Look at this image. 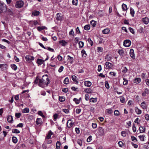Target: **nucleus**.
<instances>
[{"label":"nucleus","instance_id":"1","mask_svg":"<svg viewBox=\"0 0 149 149\" xmlns=\"http://www.w3.org/2000/svg\"><path fill=\"white\" fill-rule=\"evenodd\" d=\"M50 83V80L49 79L47 74L43 75L41 79H40L39 81L38 85L42 88H44L47 86Z\"/></svg>","mask_w":149,"mask_h":149},{"label":"nucleus","instance_id":"2","mask_svg":"<svg viewBox=\"0 0 149 149\" xmlns=\"http://www.w3.org/2000/svg\"><path fill=\"white\" fill-rule=\"evenodd\" d=\"M96 136L97 137L103 135L104 134V129L102 127H100L95 131V132Z\"/></svg>","mask_w":149,"mask_h":149},{"label":"nucleus","instance_id":"3","mask_svg":"<svg viewBox=\"0 0 149 149\" xmlns=\"http://www.w3.org/2000/svg\"><path fill=\"white\" fill-rule=\"evenodd\" d=\"M24 4V2L22 0H19L16 2L15 5V7L17 8H20L23 7Z\"/></svg>","mask_w":149,"mask_h":149},{"label":"nucleus","instance_id":"4","mask_svg":"<svg viewBox=\"0 0 149 149\" xmlns=\"http://www.w3.org/2000/svg\"><path fill=\"white\" fill-rule=\"evenodd\" d=\"M6 10V5L3 3L0 2V13H1Z\"/></svg>","mask_w":149,"mask_h":149},{"label":"nucleus","instance_id":"5","mask_svg":"<svg viewBox=\"0 0 149 149\" xmlns=\"http://www.w3.org/2000/svg\"><path fill=\"white\" fill-rule=\"evenodd\" d=\"M131 41L129 40H126L123 42V45L124 46L128 47L130 46L131 44Z\"/></svg>","mask_w":149,"mask_h":149},{"label":"nucleus","instance_id":"6","mask_svg":"<svg viewBox=\"0 0 149 149\" xmlns=\"http://www.w3.org/2000/svg\"><path fill=\"white\" fill-rule=\"evenodd\" d=\"M105 66L106 68L108 69H112L113 66L112 64L108 62H106Z\"/></svg>","mask_w":149,"mask_h":149},{"label":"nucleus","instance_id":"7","mask_svg":"<svg viewBox=\"0 0 149 149\" xmlns=\"http://www.w3.org/2000/svg\"><path fill=\"white\" fill-rule=\"evenodd\" d=\"M25 59L26 61L30 62L34 59V57L32 56L27 55L25 57Z\"/></svg>","mask_w":149,"mask_h":149},{"label":"nucleus","instance_id":"8","mask_svg":"<svg viewBox=\"0 0 149 149\" xmlns=\"http://www.w3.org/2000/svg\"><path fill=\"white\" fill-rule=\"evenodd\" d=\"M67 59L68 62L70 64H72L73 63L74 58L72 57H71L69 55H68L67 56Z\"/></svg>","mask_w":149,"mask_h":149},{"label":"nucleus","instance_id":"9","mask_svg":"<svg viewBox=\"0 0 149 149\" xmlns=\"http://www.w3.org/2000/svg\"><path fill=\"white\" fill-rule=\"evenodd\" d=\"M141 20L143 23L146 24H148L149 23V19L147 17H146L143 18Z\"/></svg>","mask_w":149,"mask_h":149},{"label":"nucleus","instance_id":"10","mask_svg":"<svg viewBox=\"0 0 149 149\" xmlns=\"http://www.w3.org/2000/svg\"><path fill=\"white\" fill-rule=\"evenodd\" d=\"M72 120H68L67 123V126L68 127L70 128L72 127L73 125V123L72 122Z\"/></svg>","mask_w":149,"mask_h":149},{"label":"nucleus","instance_id":"11","mask_svg":"<svg viewBox=\"0 0 149 149\" xmlns=\"http://www.w3.org/2000/svg\"><path fill=\"white\" fill-rule=\"evenodd\" d=\"M130 56L133 59L135 58V55L134 54V50L132 49H131L130 50Z\"/></svg>","mask_w":149,"mask_h":149},{"label":"nucleus","instance_id":"12","mask_svg":"<svg viewBox=\"0 0 149 149\" xmlns=\"http://www.w3.org/2000/svg\"><path fill=\"white\" fill-rule=\"evenodd\" d=\"M59 44H61V45L63 46H64L68 44L67 42L65 40H61L58 42Z\"/></svg>","mask_w":149,"mask_h":149},{"label":"nucleus","instance_id":"13","mask_svg":"<svg viewBox=\"0 0 149 149\" xmlns=\"http://www.w3.org/2000/svg\"><path fill=\"white\" fill-rule=\"evenodd\" d=\"M141 106L143 109H146L147 108V105L144 102H143L141 104Z\"/></svg>","mask_w":149,"mask_h":149},{"label":"nucleus","instance_id":"14","mask_svg":"<svg viewBox=\"0 0 149 149\" xmlns=\"http://www.w3.org/2000/svg\"><path fill=\"white\" fill-rule=\"evenodd\" d=\"M8 121L10 123H12L13 122V120L12 116H9L7 117Z\"/></svg>","mask_w":149,"mask_h":149},{"label":"nucleus","instance_id":"15","mask_svg":"<svg viewBox=\"0 0 149 149\" xmlns=\"http://www.w3.org/2000/svg\"><path fill=\"white\" fill-rule=\"evenodd\" d=\"M7 3L9 4V6L10 7H14V3L12 2L11 0H6Z\"/></svg>","mask_w":149,"mask_h":149},{"label":"nucleus","instance_id":"16","mask_svg":"<svg viewBox=\"0 0 149 149\" xmlns=\"http://www.w3.org/2000/svg\"><path fill=\"white\" fill-rule=\"evenodd\" d=\"M7 65L6 64H0V68L3 70L6 69Z\"/></svg>","mask_w":149,"mask_h":149},{"label":"nucleus","instance_id":"17","mask_svg":"<svg viewBox=\"0 0 149 149\" xmlns=\"http://www.w3.org/2000/svg\"><path fill=\"white\" fill-rule=\"evenodd\" d=\"M53 134V133L51 131V130H49L48 133V134L46 136L47 139H49L51 138V136Z\"/></svg>","mask_w":149,"mask_h":149},{"label":"nucleus","instance_id":"18","mask_svg":"<svg viewBox=\"0 0 149 149\" xmlns=\"http://www.w3.org/2000/svg\"><path fill=\"white\" fill-rule=\"evenodd\" d=\"M112 58V56L111 55L108 54L106 55L105 59L107 61H110Z\"/></svg>","mask_w":149,"mask_h":149},{"label":"nucleus","instance_id":"19","mask_svg":"<svg viewBox=\"0 0 149 149\" xmlns=\"http://www.w3.org/2000/svg\"><path fill=\"white\" fill-rule=\"evenodd\" d=\"M122 8L123 10L125 11H126L128 9L127 5L124 3H123L122 4Z\"/></svg>","mask_w":149,"mask_h":149},{"label":"nucleus","instance_id":"20","mask_svg":"<svg viewBox=\"0 0 149 149\" xmlns=\"http://www.w3.org/2000/svg\"><path fill=\"white\" fill-rule=\"evenodd\" d=\"M77 77L75 75H73L72 76V79L73 81L76 84H78L79 82L76 79Z\"/></svg>","mask_w":149,"mask_h":149},{"label":"nucleus","instance_id":"21","mask_svg":"<svg viewBox=\"0 0 149 149\" xmlns=\"http://www.w3.org/2000/svg\"><path fill=\"white\" fill-rule=\"evenodd\" d=\"M110 32V30L108 28L105 29L102 31V33L104 34H108Z\"/></svg>","mask_w":149,"mask_h":149},{"label":"nucleus","instance_id":"22","mask_svg":"<svg viewBox=\"0 0 149 149\" xmlns=\"http://www.w3.org/2000/svg\"><path fill=\"white\" fill-rule=\"evenodd\" d=\"M42 120L40 118H37L36 123L37 125H41L42 124Z\"/></svg>","mask_w":149,"mask_h":149},{"label":"nucleus","instance_id":"23","mask_svg":"<svg viewBox=\"0 0 149 149\" xmlns=\"http://www.w3.org/2000/svg\"><path fill=\"white\" fill-rule=\"evenodd\" d=\"M135 110L137 114H140L141 113V111L137 107H135Z\"/></svg>","mask_w":149,"mask_h":149},{"label":"nucleus","instance_id":"24","mask_svg":"<svg viewBox=\"0 0 149 149\" xmlns=\"http://www.w3.org/2000/svg\"><path fill=\"white\" fill-rule=\"evenodd\" d=\"M85 86L87 87H90L91 85V83L89 81H85L84 82Z\"/></svg>","mask_w":149,"mask_h":149},{"label":"nucleus","instance_id":"25","mask_svg":"<svg viewBox=\"0 0 149 149\" xmlns=\"http://www.w3.org/2000/svg\"><path fill=\"white\" fill-rule=\"evenodd\" d=\"M56 18L58 20H62V17L60 15V14L59 13L57 14Z\"/></svg>","mask_w":149,"mask_h":149},{"label":"nucleus","instance_id":"26","mask_svg":"<svg viewBox=\"0 0 149 149\" xmlns=\"http://www.w3.org/2000/svg\"><path fill=\"white\" fill-rule=\"evenodd\" d=\"M128 134L127 132L125 131H123L121 132V134L122 136L124 137L126 136Z\"/></svg>","mask_w":149,"mask_h":149},{"label":"nucleus","instance_id":"27","mask_svg":"<svg viewBox=\"0 0 149 149\" xmlns=\"http://www.w3.org/2000/svg\"><path fill=\"white\" fill-rule=\"evenodd\" d=\"M141 81V79L140 78H135L134 81V83L136 84H138Z\"/></svg>","mask_w":149,"mask_h":149},{"label":"nucleus","instance_id":"28","mask_svg":"<svg viewBox=\"0 0 149 149\" xmlns=\"http://www.w3.org/2000/svg\"><path fill=\"white\" fill-rule=\"evenodd\" d=\"M87 41L89 45L92 46L93 45V42L90 38H89L88 39Z\"/></svg>","mask_w":149,"mask_h":149},{"label":"nucleus","instance_id":"29","mask_svg":"<svg viewBox=\"0 0 149 149\" xmlns=\"http://www.w3.org/2000/svg\"><path fill=\"white\" fill-rule=\"evenodd\" d=\"M40 12L39 11L34 10L32 12V15L35 16L39 15L40 14Z\"/></svg>","mask_w":149,"mask_h":149},{"label":"nucleus","instance_id":"30","mask_svg":"<svg viewBox=\"0 0 149 149\" xmlns=\"http://www.w3.org/2000/svg\"><path fill=\"white\" fill-rule=\"evenodd\" d=\"M118 52L120 56H122L124 54V51L123 49H119L118 51Z\"/></svg>","mask_w":149,"mask_h":149},{"label":"nucleus","instance_id":"31","mask_svg":"<svg viewBox=\"0 0 149 149\" xmlns=\"http://www.w3.org/2000/svg\"><path fill=\"white\" fill-rule=\"evenodd\" d=\"M81 53L82 54V57H86L87 56V54L86 53V51L84 49H83L81 51Z\"/></svg>","mask_w":149,"mask_h":149},{"label":"nucleus","instance_id":"32","mask_svg":"<svg viewBox=\"0 0 149 149\" xmlns=\"http://www.w3.org/2000/svg\"><path fill=\"white\" fill-rule=\"evenodd\" d=\"M80 99L81 98H80L79 99H77L76 98H74L73 99V101L76 104H78L80 103Z\"/></svg>","mask_w":149,"mask_h":149},{"label":"nucleus","instance_id":"33","mask_svg":"<svg viewBox=\"0 0 149 149\" xmlns=\"http://www.w3.org/2000/svg\"><path fill=\"white\" fill-rule=\"evenodd\" d=\"M145 128L143 127H140L139 128L140 133H143L145 131Z\"/></svg>","mask_w":149,"mask_h":149},{"label":"nucleus","instance_id":"34","mask_svg":"<svg viewBox=\"0 0 149 149\" xmlns=\"http://www.w3.org/2000/svg\"><path fill=\"white\" fill-rule=\"evenodd\" d=\"M130 13L132 15V17H133L134 14V10L131 7L130 8Z\"/></svg>","mask_w":149,"mask_h":149},{"label":"nucleus","instance_id":"35","mask_svg":"<svg viewBox=\"0 0 149 149\" xmlns=\"http://www.w3.org/2000/svg\"><path fill=\"white\" fill-rule=\"evenodd\" d=\"M84 91L88 93H91L92 92V90L90 88H88L85 89Z\"/></svg>","mask_w":149,"mask_h":149},{"label":"nucleus","instance_id":"36","mask_svg":"<svg viewBox=\"0 0 149 149\" xmlns=\"http://www.w3.org/2000/svg\"><path fill=\"white\" fill-rule=\"evenodd\" d=\"M69 79L68 77H66L64 80L63 83L64 84H67L69 83Z\"/></svg>","mask_w":149,"mask_h":149},{"label":"nucleus","instance_id":"37","mask_svg":"<svg viewBox=\"0 0 149 149\" xmlns=\"http://www.w3.org/2000/svg\"><path fill=\"white\" fill-rule=\"evenodd\" d=\"M131 140L132 141H134V142H136L138 140L134 136H131Z\"/></svg>","mask_w":149,"mask_h":149},{"label":"nucleus","instance_id":"38","mask_svg":"<svg viewBox=\"0 0 149 149\" xmlns=\"http://www.w3.org/2000/svg\"><path fill=\"white\" fill-rule=\"evenodd\" d=\"M11 67L14 70H16L17 69V67L16 65L14 64H11Z\"/></svg>","mask_w":149,"mask_h":149},{"label":"nucleus","instance_id":"39","mask_svg":"<svg viewBox=\"0 0 149 149\" xmlns=\"http://www.w3.org/2000/svg\"><path fill=\"white\" fill-rule=\"evenodd\" d=\"M29 109L28 108H24L22 111V112L23 113H28L29 112Z\"/></svg>","mask_w":149,"mask_h":149},{"label":"nucleus","instance_id":"40","mask_svg":"<svg viewBox=\"0 0 149 149\" xmlns=\"http://www.w3.org/2000/svg\"><path fill=\"white\" fill-rule=\"evenodd\" d=\"M103 51V48L101 47H97V51L98 52H101Z\"/></svg>","mask_w":149,"mask_h":149},{"label":"nucleus","instance_id":"41","mask_svg":"<svg viewBox=\"0 0 149 149\" xmlns=\"http://www.w3.org/2000/svg\"><path fill=\"white\" fill-rule=\"evenodd\" d=\"M61 145L60 142L59 141H57L56 144V147L57 149H59Z\"/></svg>","mask_w":149,"mask_h":149},{"label":"nucleus","instance_id":"42","mask_svg":"<svg viewBox=\"0 0 149 149\" xmlns=\"http://www.w3.org/2000/svg\"><path fill=\"white\" fill-rule=\"evenodd\" d=\"M12 132L13 133L18 134L20 132L17 129H13Z\"/></svg>","mask_w":149,"mask_h":149},{"label":"nucleus","instance_id":"43","mask_svg":"<svg viewBox=\"0 0 149 149\" xmlns=\"http://www.w3.org/2000/svg\"><path fill=\"white\" fill-rule=\"evenodd\" d=\"M43 62L44 61L42 60L38 59L37 60V63L38 64L41 65L43 63Z\"/></svg>","mask_w":149,"mask_h":149},{"label":"nucleus","instance_id":"44","mask_svg":"<svg viewBox=\"0 0 149 149\" xmlns=\"http://www.w3.org/2000/svg\"><path fill=\"white\" fill-rule=\"evenodd\" d=\"M59 100L60 102H63L65 101V98L64 97L62 96H59Z\"/></svg>","mask_w":149,"mask_h":149},{"label":"nucleus","instance_id":"45","mask_svg":"<svg viewBox=\"0 0 149 149\" xmlns=\"http://www.w3.org/2000/svg\"><path fill=\"white\" fill-rule=\"evenodd\" d=\"M79 48H81L84 46V43L83 42L80 41L79 43Z\"/></svg>","mask_w":149,"mask_h":149},{"label":"nucleus","instance_id":"46","mask_svg":"<svg viewBox=\"0 0 149 149\" xmlns=\"http://www.w3.org/2000/svg\"><path fill=\"white\" fill-rule=\"evenodd\" d=\"M13 142L15 143H16L17 141V138L15 136L12 137Z\"/></svg>","mask_w":149,"mask_h":149},{"label":"nucleus","instance_id":"47","mask_svg":"<svg viewBox=\"0 0 149 149\" xmlns=\"http://www.w3.org/2000/svg\"><path fill=\"white\" fill-rule=\"evenodd\" d=\"M46 27L45 26H38L37 27V29L39 31H40L45 29Z\"/></svg>","mask_w":149,"mask_h":149},{"label":"nucleus","instance_id":"48","mask_svg":"<svg viewBox=\"0 0 149 149\" xmlns=\"http://www.w3.org/2000/svg\"><path fill=\"white\" fill-rule=\"evenodd\" d=\"M120 99L121 102L122 103H124L125 102V98L124 97L121 96L120 97Z\"/></svg>","mask_w":149,"mask_h":149},{"label":"nucleus","instance_id":"49","mask_svg":"<svg viewBox=\"0 0 149 149\" xmlns=\"http://www.w3.org/2000/svg\"><path fill=\"white\" fill-rule=\"evenodd\" d=\"M90 25H86L84 26V29L86 30H88L90 29Z\"/></svg>","mask_w":149,"mask_h":149},{"label":"nucleus","instance_id":"50","mask_svg":"<svg viewBox=\"0 0 149 149\" xmlns=\"http://www.w3.org/2000/svg\"><path fill=\"white\" fill-rule=\"evenodd\" d=\"M145 136L144 135H140L139 136V137L141 141H144Z\"/></svg>","mask_w":149,"mask_h":149},{"label":"nucleus","instance_id":"51","mask_svg":"<svg viewBox=\"0 0 149 149\" xmlns=\"http://www.w3.org/2000/svg\"><path fill=\"white\" fill-rule=\"evenodd\" d=\"M58 114L57 113L55 114L53 116V118L54 121H56L58 118Z\"/></svg>","mask_w":149,"mask_h":149},{"label":"nucleus","instance_id":"52","mask_svg":"<svg viewBox=\"0 0 149 149\" xmlns=\"http://www.w3.org/2000/svg\"><path fill=\"white\" fill-rule=\"evenodd\" d=\"M38 114L40 116H42V118H45V116L43 115L42 111H39L38 112Z\"/></svg>","mask_w":149,"mask_h":149},{"label":"nucleus","instance_id":"53","mask_svg":"<svg viewBox=\"0 0 149 149\" xmlns=\"http://www.w3.org/2000/svg\"><path fill=\"white\" fill-rule=\"evenodd\" d=\"M127 69L126 67H124L123 68L122 72L124 73H125L127 72Z\"/></svg>","mask_w":149,"mask_h":149},{"label":"nucleus","instance_id":"54","mask_svg":"<svg viewBox=\"0 0 149 149\" xmlns=\"http://www.w3.org/2000/svg\"><path fill=\"white\" fill-rule=\"evenodd\" d=\"M132 130L134 132H135L136 130V128L134 124H133L132 126Z\"/></svg>","mask_w":149,"mask_h":149},{"label":"nucleus","instance_id":"55","mask_svg":"<svg viewBox=\"0 0 149 149\" xmlns=\"http://www.w3.org/2000/svg\"><path fill=\"white\" fill-rule=\"evenodd\" d=\"M77 0H72V3L73 5L77 6Z\"/></svg>","mask_w":149,"mask_h":149},{"label":"nucleus","instance_id":"56","mask_svg":"<svg viewBox=\"0 0 149 149\" xmlns=\"http://www.w3.org/2000/svg\"><path fill=\"white\" fill-rule=\"evenodd\" d=\"M63 69L64 67L62 66H61L58 69V72L60 73L61 72L63 71Z\"/></svg>","mask_w":149,"mask_h":149},{"label":"nucleus","instance_id":"57","mask_svg":"<svg viewBox=\"0 0 149 149\" xmlns=\"http://www.w3.org/2000/svg\"><path fill=\"white\" fill-rule=\"evenodd\" d=\"M114 114L116 116H119L120 115V113L118 110H115L114 111Z\"/></svg>","mask_w":149,"mask_h":149},{"label":"nucleus","instance_id":"58","mask_svg":"<svg viewBox=\"0 0 149 149\" xmlns=\"http://www.w3.org/2000/svg\"><path fill=\"white\" fill-rule=\"evenodd\" d=\"M21 116V113H16L15 114V116L18 118H20Z\"/></svg>","mask_w":149,"mask_h":149},{"label":"nucleus","instance_id":"59","mask_svg":"<svg viewBox=\"0 0 149 149\" xmlns=\"http://www.w3.org/2000/svg\"><path fill=\"white\" fill-rule=\"evenodd\" d=\"M92 136H89L87 139V141L88 142H90L92 140Z\"/></svg>","mask_w":149,"mask_h":149},{"label":"nucleus","instance_id":"60","mask_svg":"<svg viewBox=\"0 0 149 149\" xmlns=\"http://www.w3.org/2000/svg\"><path fill=\"white\" fill-rule=\"evenodd\" d=\"M62 110L63 112L66 113H68L69 112V110L68 109H63Z\"/></svg>","mask_w":149,"mask_h":149},{"label":"nucleus","instance_id":"61","mask_svg":"<svg viewBox=\"0 0 149 149\" xmlns=\"http://www.w3.org/2000/svg\"><path fill=\"white\" fill-rule=\"evenodd\" d=\"M105 87L107 89H108L109 88V84L108 82L107 81L105 82Z\"/></svg>","mask_w":149,"mask_h":149},{"label":"nucleus","instance_id":"62","mask_svg":"<svg viewBox=\"0 0 149 149\" xmlns=\"http://www.w3.org/2000/svg\"><path fill=\"white\" fill-rule=\"evenodd\" d=\"M129 29L130 31L133 34H134L135 33V32L134 31L133 29L131 27H129Z\"/></svg>","mask_w":149,"mask_h":149},{"label":"nucleus","instance_id":"63","mask_svg":"<svg viewBox=\"0 0 149 149\" xmlns=\"http://www.w3.org/2000/svg\"><path fill=\"white\" fill-rule=\"evenodd\" d=\"M78 143L80 146H81L82 144V141L81 140L78 139L77 141Z\"/></svg>","mask_w":149,"mask_h":149},{"label":"nucleus","instance_id":"64","mask_svg":"<svg viewBox=\"0 0 149 149\" xmlns=\"http://www.w3.org/2000/svg\"><path fill=\"white\" fill-rule=\"evenodd\" d=\"M47 49L49 50V51L52 52H54V49L50 47H48Z\"/></svg>","mask_w":149,"mask_h":149}]
</instances>
